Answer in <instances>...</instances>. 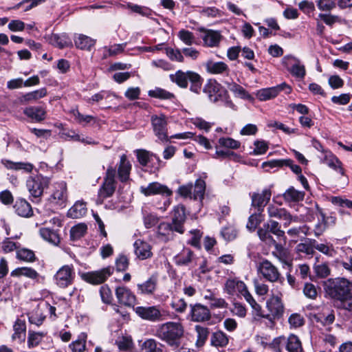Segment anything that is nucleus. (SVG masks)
<instances>
[{"label": "nucleus", "mask_w": 352, "mask_h": 352, "mask_svg": "<svg viewBox=\"0 0 352 352\" xmlns=\"http://www.w3.org/2000/svg\"><path fill=\"white\" fill-rule=\"evenodd\" d=\"M87 230V226L83 223L73 226L70 230V239L72 241L80 239L85 234Z\"/></svg>", "instance_id": "47"}, {"label": "nucleus", "mask_w": 352, "mask_h": 352, "mask_svg": "<svg viewBox=\"0 0 352 352\" xmlns=\"http://www.w3.org/2000/svg\"><path fill=\"white\" fill-rule=\"evenodd\" d=\"M265 224L268 226V228L271 234H273L278 237H285V232L280 229V226L278 221L270 220L265 223Z\"/></svg>", "instance_id": "61"}, {"label": "nucleus", "mask_w": 352, "mask_h": 352, "mask_svg": "<svg viewBox=\"0 0 352 352\" xmlns=\"http://www.w3.org/2000/svg\"><path fill=\"white\" fill-rule=\"evenodd\" d=\"M157 282V281L156 277H150L143 283L138 285L139 292L142 294H152L156 289Z\"/></svg>", "instance_id": "35"}, {"label": "nucleus", "mask_w": 352, "mask_h": 352, "mask_svg": "<svg viewBox=\"0 0 352 352\" xmlns=\"http://www.w3.org/2000/svg\"><path fill=\"white\" fill-rule=\"evenodd\" d=\"M221 36L217 31L207 30L203 37L204 43L209 47L217 46L220 42Z\"/></svg>", "instance_id": "37"}, {"label": "nucleus", "mask_w": 352, "mask_h": 352, "mask_svg": "<svg viewBox=\"0 0 352 352\" xmlns=\"http://www.w3.org/2000/svg\"><path fill=\"white\" fill-rule=\"evenodd\" d=\"M131 165L127 160L126 156L122 155L120 157V162L118 166V177L121 182H126L129 177Z\"/></svg>", "instance_id": "30"}, {"label": "nucleus", "mask_w": 352, "mask_h": 352, "mask_svg": "<svg viewBox=\"0 0 352 352\" xmlns=\"http://www.w3.org/2000/svg\"><path fill=\"white\" fill-rule=\"evenodd\" d=\"M74 43L77 48L82 50H91V48L95 45L96 40L85 34H75Z\"/></svg>", "instance_id": "28"}, {"label": "nucleus", "mask_w": 352, "mask_h": 352, "mask_svg": "<svg viewBox=\"0 0 352 352\" xmlns=\"http://www.w3.org/2000/svg\"><path fill=\"white\" fill-rule=\"evenodd\" d=\"M87 335L82 333L76 340L69 344V349L72 352H84L86 350Z\"/></svg>", "instance_id": "38"}, {"label": "nucleus", "mask_w": 352, "mask_h": 352, "mask_svg": "<svg viewBox=\"0 0 352 352\" xmlns=\"http://www.w3.org/2000/svg\"><path fill=\"white\" fill-rule=\"evenodd\" d=\"M185 209L183 206H177L174 208L172 223L175 232L182 234L184 232L183 224L185 221Z\"/></svg>", "instance_id": "23"}, {"label": "nucleus", "mask_w": 352, "mask_h": 352, "mask_svg": "<svg viewBox=\"0 0 352 352\" xmlns=\"http://www.w3.org/2000/svg\"><path fill=\"white\" fill-rule=\"evenodd\" d=\"M314 243H316V240L306 239L304 242L300 243L296 245V252L305 253L307 255H313L314 253Z\"/></svg>", "instance_id": "39"}, {"label": "nucleus", "mask_w": 352, "mask_h": 352, "mask_svg": "<svg viewBox=\"0 0 352 352\" xmlns=\"http://www.w3.org/2000/svg\"><path fill=\"white\" fill-rule=\"evenodd\" d=\"M16 258L25 262H33L36 260L34 252L28 248L17 250Z\"/></svg>", "instance_id": "56"}, {"label": "nucleus", "mask_w": 352, "mask_h": 352, "mask_svg": "<svg viewBox=\"0 0 352 352\" xmlns=\"http://www.w3.org/2000/svg\"><path fill=\"white\" fill-rule=\"evenodd\" d=\"M264 217L262 214L261 211L252 214L248 218V221L246 225V228L250 231L253 232L255 230L256 227L263 221Z\"/></svg>", "instance_id": "51"}, {"label": "nucleus", "mask_w": 352, "mask_h": 352, "mask_svg": "<svg viewBox=\"0 0 352 352\" xmlns=\"http://www.w3.org/2000/svg\"><path fill=\"white\" fill-rule=\"evenodd\" d=\"M13 209L14 212L21 217L29 218L33 215L32 208L25 199H16L13 205Z\"/></svg>", "instance_id": "20"}, {"label": "nucleus", "mask_w": 352, "mask_h": 352, "mask_svg": "<svg viewBox=\"0 0 352 352\" xmlns=\"http://www.w3.org/2000/svg\"><path fill=\"white\" fill-rule=\"evenodd\" d=\"M322 152L324 155L322 158V162L326 164L333 170L338 171L342 176H344V170L342 167V162L338 157L329 151L322 150Z\"/></svg>", "instance_id": "21"}, {"label": "nucleus", "mask_w": 352, "mask_h": 352, "mask_svg": "<svg viewBox=\"0 0 352 352\" xmlns=\"http://www.w3.org/2000/svg\"><path fill=\"white\" fill-rule=\"evenodd\" d=\"M86 204L83 201H78L69 208L67 212V216L72 219H78L82 217L87 213Z\"/></svg>", "instance_id": "33"}, {"label": "nucleus", "mask_w": 352, "mask_h": 352, "mask_svg": "<svg viewBox=\"0 0 352 352\" xmlns=\"http://www.w3.org/2000/svg\"><path fill=\"white\" fill-rule=\"evenodd\" d=\"M210 342L216 347H223L228 344V338L223 331H216L211 336Z\"/></svg>", "instance_id": "40"}, {"label": "nucleus", "mask_w": 352, "mask_h": 352, "mask_svg": "<svg viewBox=\"0 0 352 352\" xmlns=\"http://www.w3.org/2000/svg\"><path fill=\"white\" fill-rule=\"evenodd\" d=\"M126 8L129 9L131 12L137 13L142 16H148L151 14V10L147 7L133 4L131 3H128L126 5Z\"/></svg>", "instance_id": "62"}, {"label": "nucleus", "mask_w": 352, "mask_h": 352, "mask_svg": "<svg viewBox=\"0 0 352 352\" xmlns=\"http://www.w3.org/2000/svg\"><path fill=\"white\" fill-rule=\"evenodd\" d=\"M140 192L145 196L160 195L165 197H170L173 191L166 185L155 182L150 183L146 186H141Z\"/></svg>", "instance_id": "15"}, {"label": "nucleus", "mask_w": 352, "mask_h": 352, "mask_svg": "<svg viewBox=\"0 0 352 352\" xmlns=\"http://www.w3.org/2000/svg\"><path fill=\"white\" fill-rule=\"evenodd\" d=\"M45 319V316L39 307H36L31 313L28 314V320L31 324L40 326Z\"/></svg>", "instance_id": "46"}, {"label": "nucleus", "mask_w": 352, "mask_h": 352, "mask_svg": "<svg viewBox=\"0 0 352 352\" xmlns=\"http://www.w3.org/2000/svg\"><path fill=\"white\" fill-rule=\"evenodd\" d=\"M72 113L75 120L78 124L83 126L91 123L92 121H95V118L94 116L89 115H83L80 113L77 109L72 110Z\"/></svg>", "instance_id": "58"}, {"label": "nucleus", "mask_w": 352, "mask_h": 352, "mask_svg": "<svg viewBox=\"0 0 352 352\" xmlns=\"http://www.w3.org/2000/svg\"><path fill=\"white\" fill-rule=\"evenodd\" d=\"M206 190V183L201 179L196 180L195 186H192V195L194 199H199L201 201L204 199Z\"/></svg>", "instance_id": "50"}, {"label": "nucleus", "mask_w": 352, "mask_h": 352, "mask_svg": "<svg viewBox=\"0 0 352 352\" xmlns=\"http://www.w3.org/2000/svg\"><path fill=\"white\" fill-rule=\"evenodd\" d=\"M126 45V43H121L111 45L109 47H104L102 59H106L109 56H116L118 54L122 53L124 51Z\"/></svg>", "instance_id": "52"}, {"label": "nucleus", "mask_w": 352, "mask_h": 352, "mask_svg": "<svg viewBox=\"0 0 352 352\" xmlns=\"http://www.w3.org/2000/svg\"><path fill=\"white\" fill-rule=\"evenodd\" d=\"M14 333L12 335V339L24 340L26 330V325L24 321L18 319L14 324Z\"/></svg>", "instance_id": "53"}, {"label": "nucleus", "mask_w": 352, "mask_h": 352, "mask_svg": "<svg viewBox=\"0 0 352 352\" xmlns=\"http://www.w3.org/2000/svg\"><path fill=\"white\" fill-rule=\"evenodd\" d=\"M211 102H222L226 107L233 109L234 105L228 96L227 91L215 80H209L204 88Z\"/></svg>", "instance_id": "5"}, {"label": "nucleus", "mask_w": 352, "mask_h": 352, "mask_svg": "<svg viewBox=\"0 0 352 352\" xmlns=\"http://www.w3.org/2000/svg\"><path fill=\"white\" fill-rule=\"evenodd\" d=\"M75 277V272L72 265H65L61 267L54 275L56 284L62 288L72 285Z\"/></svg>", "instance_id": "10"}, {"label": "nucleus", "mask_w": 352, "mask_h": 352, "mask_svg": "<svg viewBox=\"0 0 352 352\" xmlns=\"http://www.w3.org/2000/svg\"><path fill=\"white\" fill-rule=\"evenodd\" d=\"M148 96L153 98L162 100H171L175 98L173 94L159 87H156L153 90H150L148 91Z\"/></svg>", "instance_id": "54"}, {"label": "nucleus", "mask_w": 352, "mask_h": 352, "mask_svg": "<svg viewBox=\"0 0 352 352\" xmlns=\"http://www.w3.org/2000/svg\"><path fill=\"white\" fill-rule=\"evenodd\" d=\"M224 292L232 296H243L255 311H260L261 306L254 299L243 281L236 278L227 280L224 285Z\"/></svg>", "instance_id": "3"}, {"label": "nucleus", "mask_w": 352, "mask_h": 352, "mask_svg": "<svg viewBox=\"0 0 352 352\" xmlns=\"http://www.w3.org/2000/svg\"><path fill=\"white\" fill-rule=\"evenodd\" d=\"M190 318L194 322H204L210 319V311L207 307L199 303L190 305Z\"/></svg>", "instance_id": "17"}, {"label": "nucleus", "mask_w": 352, "mask_h": 352, "mask_svg": "<svg viewBox=\"0 0 352 352\" xmlns=\"http://www.w3.org/2000/svg\"><path fill=\"white\" fill-rule=\"evenodd\" d=\"M142 349L144 352H162V349L157 346V343L154 339L145 340L142 345Z\"/></svg>", "instance_id": "63"}, {"label": "nucleus", "mask_w": 352, "mask_h": 352, "mask_svg": "<svg viewBox=\"0 0 352 352\" xmlns=\"http://www.w3.org/2000/svg\"><path fill=\"white\" fill-rule=\"evenodd\" d=\"M258 272L271 283L279 281L281 278L278 268L268 260H263L258 266Z\"/></svg>", "instance_id": "11"}, {"label": "nucleus", "mask_w": 352, "mask_h": 352, "mask_svg": "<svg viewBox=\"0 0 352 352\" xmlns=\"http://www.w3.org/2000/svg\"><path fill=\"white\" fill-rule=\"evenodd\" d=\"M227 85L228 89L232 91L236 97L248 100L252 99V96L241 85L235 82H228Z\"/></svg>", "instance_id": "41"}, {"label": "nucleus", "mask_w": 352, "mask_h": 352, "mask_svg": "<svg viewBox=\"0 0 352 352\" xmlns=\"http://www.w3.org/2000/svg\"><path fill=\"white\" fill-rule=\"evenodd\" d=\"M41 238L50 244L58 246L60 243V236L58 230L49 228H41L39 230Z\"/></svg>", "instance_id": "24"}, {"label": "nucleus", "mask_w": 352, "mask_h": 352, "mask_svg": "<svg viewBox=\"0 0 352 352\" xmlns=\"http://www.w3.org/2000/svg\"><path fill=\"white\" fill-rule=\"evenodd\" d=\"M50 179L42 175L30 177L26 181V186L31 197H41L44 190L48 188Z\"/></svg>", "instance_id": "7"}, {"label": "nucleus", "mask_w": 352, "mask_h": 352, "mask_svg": "<svg viewBox=\"0 0 352 352\" xmlns=\"http://www.w3.org/2000/svg\"><path fill=\"white\" fill-rule=\"evenodd\" d=\"M135 254L141 260L152 256L151 246L146 242L140 239L134 243Z\"/></svg>", "instance_id": "26"}, {"label": "nucleus", "mask_w": 352, "mask_h": 352, "mask_svg": "<svg viewBox=\"0 0 352 352\" xmlns=\"http://www.w3.org/2000/svg\"><path fill=\"white\" fill-rule=\"evenodd\" d=\"M170 79L182 88H186L189 81L190 82V89L195 93H199L201 88L202 79L201 76L192 71L184 72L178 70L175 74L170 75Z\"/></svg>", "instance_id": "4"}, {"label": "nucleus", "mask_w": 352, "mask_h": 352, "mask_svg": "<svg viewBox=\"0 0 352 352\" xmlns=\"http://www.w3.org/2000/svg\"><path fill=\"white\" fill-rule=\"evenodd\" d=\"M184 333V329L181 323L167 322L159 325L156 331V336L169 346L175 349L180 346Z\"/></svg>", "instance_id": "1"}, {"label": "nucleus", "mask_w": 352, "mask_h": 352, "mask_svg": "<svg viewBox=\"0 0 352 352\" xmlns=\"http://www.w3.org/2000/svg\"><path fill=\"white\" fill-rule=\"evenodd\" d=\"M175 231L173 223H161L157 228V234L159 236L164 237V240H169L172 238V233Z\"/></svg>", "instance_id": "43"}, {"label": "nucleus", "mask_w": 352, "mask_h": 352, "mask_svg": "<svg viewBox=\"0 0 352 352\" xmlns=\"http://www.w3.org/2000/svg\"><path fill=\"white\" fill-rule=\"evenodd\" d=\"M195 331L197 334L196 344L198 346H201L205 344L209 335L208 329L199 325H197L195 326Z\"/></svg>", "instance_id": "57"}, {"label": "nucleus", "mask_w": 352, "mask_h": 352, "mask_svg": "<svg viewBox=\"0 0 352 352\" xmlns=\"http://www.w3.org/2000/svg\"><path fill=\"white\" fill-rule=\"evenodd\" d=\"M1 163L9 170H23L25 173H30L34 168L33 164L29 162H12L7 159H2Z\"/></svg>", "instance_id": "27"}, {"label": "nucleus", "mask_w": 352, "mask_h": 352, "mask_svg": "<svg viewBox=\"0 0 352 352\" xmlns=\"http://www.w3.org/2000/svg\"><path fill=\"white\" fill-rule=\"evenodd\" d=\"M151 123L154 133L158 139L162 142L168 140L166 116L164 115L153 116Z\"/></svg>", "instance_id": "16"}, {"label": "nucleus", "mask_w": 352, "mask_h": 352, "mask_svg": "<svg viewBox=\"0 0 352 352\" xmlns=\"http://www.w3.org/2000/svg\"><path fill=\"white\" fill-rule=\"evenodd\" d=\"M305 197L303 191L298 190L294 187L290 186L283 194L284 200L287 203H296L302 201Z\"/></svg>", "instance_id": "32"}, {"label": "nucleus", "mask_w": 352, "mask_h": 352, "mask_svg": "<svg viewBox=\"0 0 352 352\" xmlns=\"http://www.w3.org/2000/svg\"><path fill=\"white\" fill-rule=\"evenodd\" d=\"M23 113L35 122H41L45 118V111L39 107H29L23 110Z\"/></svg>", "instance_id": "31"}, {"label": "nucleus", "mask_w": 352, "mask_h": 352, "mask_svg": "<svg viewBox=\"0 0 352 352\" xmlns=\"http://www.w3.org/2000/svg\"><path fill=\"white\" fill-rule=\"evenodd\" d=\"M116 169L109 167L107 170L106 176L102 185L100 188L96 199L97 204H102L104 199L111 197L116 190Z\"/></svg>", "instance_id": "6"}, {"label": "nucleus", "mask_w": 352, "mask_h": 352, "mask_svg": "<svg viewBox=\"0 0 352 352\" xmlns=\"http://www.w3.org/2000/svg\"><path fill=\"white\" fill-rule=\"evenodd\" d=\"M287 349L289 352H303L301 342L295 335H290L287 340Z\"/></svg>", "instance_id": "45"}, {"label": "nucleus", "mask_w": 352, "mask_h": 352, "mask_svg": "<svg viewBox=\"0 0 352 352\" xmlns=\"http://www.w3.org/2000/svg\"><path fill=\"white\" fill-rule=\"evenodd\" d=\"M284 166H289L291 170L296 174H300L302 171L301 168L294 164V162L290 159L285 160H274L268 162H265L262 164L263 168H274L283 167Z\"/></svg>", "instance_id": "19"}, {"label": "nucleus", "mask_w": 352, "mask_h": 352, "mask_svg": "<svg viewBox=\"0 0 352 352\" xmlns=\"http://www.w3.org/2000/svg\"><path fill=\"white\" fill-rule=\"evenodd\" d=\"M116 344L120 351H126L133 347V340L131 336H120L116 340Z\"/></svg>", "instance_id": "55"}, {"label": "nucleus", "mask_w": 352, "mask_h": 352, "mask_svg": "<svg viewBox=\"0 0 352 352\" xmlns=\"http://www.w3.org/2000/svg\"><path fill=\"white\" fill-rule=\"evenodd\" d=\"M53 188L52 199L56 201V204L62 205L67 198L66 183L64 182L55 183Z\"/></svg>", "instance_id": "25"}, {"label": "nucleus", "mask_w": 352, "mask_h": 352, "mask_svg": "<svg viewBox=\"0 0 352 352\" xmlns=\"http://www.w3.org/2000/svg\"><path fill=\"white\" fill-rule=\"evenodd\" d=\"M221 234L225 240L232 241L236 239L238 232L235 227L229 226L223 228Z\"/></svg>", "instance_id": "64"}, {"label": "nucleus", "mask_w": 352, "mask_h": 352, "mask_svg": "<svg viewBox=\"0 0 352 352\" xmlns=\"http://www.w3.org/2000/svg\"><path fill=\"white\" fill-rule=\"evenodd\" d=\"M116 295L118 302L125 306H132L135 301V296L126 287H118L116 289Z\"/></svg>", "instance_id": "22"}, {"label": "nucleus", "mask_w": 352, "mask_h": 352, "mask_svg": "<svg viewBox=\"0 0 352 352\" xmlns=\"http://www.w3.org/2000/svg\"><path fill=\"white\" fill-rule=\"evenodd\" d=\"M328 296L340 302L352 297V282L344 278H329L324 284Z\"/></svg>", "instance_id": "2"}, {"label": "nucleus", "mask_w": 352, "mask_h": 352, "mask_svg": "<svg viewBox=\"0 0 352 352\" xmlns=\"http://www.w3.org/2000/svg\"><path fill=\"white\" fill-rule=\"evenodd\" d=\"M113 268L107 267L100 270L83 273L82 278L91 284L98 285L104 283L113 273Z\"/></svg>", "instance_id": "13"}, {"label": "nucleus", "mask_w": 352, "mask_h": 352, "mask_svg": "<svg viewBox=\"0 0 352 352\" xmlns=\"http://www.w3.org/2000/svg\"><path fill=\"white\" fill-rule=\"evenodd\" d=\"M267 211L270 218L280 219L287 210L284 208H279L274 204H270L267 208Z\"/></svg>", "instance_id": "59"}, {"label": "nucleus", "mask_w": 352, "mask_h": 352, "mask_svg": "<svg viewBox=\"0 0 352 352\" xmlns=\"http://www.w3.org/2000/svg\"><path fill=\"white\" fill-rule=\"evenodd\" d=\"M282 63L294 77L304 78L305 76V67L298 58L292 55L285 56L282 59Z\"/></svg>", "instance_id": "9"}, {"label": "nucleus", "mask_w": 352, "mask_h": 352, "mask_svg": "<svg viewBox=\"0 0 352 352\" xmlns=\"http://www.w3.org/2000/svg\"><path fill=\"white\" fill-rule=\"evenodd\" d=\"M47 94V91L45 88H42L32 92L24 94L21 98L20 101L22 103H26L31 101H34L38 99L42 98Z\"/></svg>", "instance_id": "42"}, {"label": "nucleus", "mask_w": 352, "mask_h": 352, "mask_svg": "<svg viewBox=\"0 0 352 352\" xmlns=\"http://www.w3.org/2000/svg\"><path fill=\"white\" fill-rule=\"evenodd\" d=\"M272 192L270 189H264L261 192H255L252 195V206L257 208L258 211L263 212L264 207L270 200Z\"/></svg>", "instance_id": "18"}, {"label": "nucleus", "mask_w": 352, "mask_h": 352, "mask_svg": "<svg viewBox=\"0 0 352 352\" xmlns=\"http://www.w3.org/2000/svg\"><path fill=\"white\" fill-rule=\"evenodd\" d=\"M45 333L43 332L29 331L28 337V347L32 349L37 346L43 340Z\"/></svg>", "instance_id": "49"}, {"label": "nucleus", "mask_w": 352, "mask_h": 352, "mask_svg": "<svg viewBox=\"0 0 352 352\" xmlns=\"http://www.w3.org/2000/svg\"><path fill=\"white\" fill-rule=\"evenodd\" d=\"M194 257V253L191 250L184 248L174 257V261L177 265L186 266L193 261Z\"/></svg>", "instance_id": "29"}, {"label": "nucleus", "mask_w": 352, "mask_h": 352, "mask_svg": "<svg viewBox=\"0 0 352 352\" xmlns=\"http://www.w3.org/2000/svg\"><path fill=\"white\" fill-rule=\"evenodd\" d=\"M10 275L14 277L25 276L31 279H36L38 277V272L31 267H18L11 272Z\"/></svg>", "instance_id": "36"}, {"label": "nucleus", "mask_w": 352, "mask_h": 352, "mask_svg": "<svg viewBox=\"0 0 352 352\" xmlns=\"http://www.w3.org/2000/svg\"><path fill=\"white\" fill-rule=\"evenodd\" d=\"M267 308L269 314L265 315L262 313L261 309L256 311L257 314L263 318L270 319L279 317L283 312V305L281 300L278 296H272L266 302Z\"/></svg>", "instance_id": "12"}, {"label": "nucleus", "mask_w": 352, "mask_h": 352, "mask_svg": "<svg viewBox=\"0 0 352 352\" xmlns=\"http://www.w3.org/2000/svg\"><path fill=\"white\" fill-rule=\"evenodd\" d=\"M257 234L261 241L269 244H276V241L271 235V232L268 228V226L265 223L257 230Z\"/></svg>", "instance_id": "44"}, {"label": "nucleus", "mask_w": 352, "mask_h": 352, "mask_svg": "<svg viewBox=\"0 0 352 352\" xmlns=\"http://www.w3.org/2000/svg\"><path fill=\"white\" fill-rule=\"evenodd\" d=\"M50 42L53 45L60 49L72 45L71 38L66 34H53L50 38Z\"/></svg>", "instance_id": "34"}, {"label": "nucleus", "mask_w": 352, "mask_h": 352, "mask_svg": "<svg viewBox=\"0 0 352 352\" xmlns=\"http://www.w3.org/2000/svg\"><path fill=\"white\" fill-rule=\"evenodd\" d=\"M219 145L222 147L237 149L240 147L241 143L231 138H221L218 141Z\"/></svg>", "instance_id": "60"}, {"label": "nucleus", "mask_w": 352, "mask_h": 352, "mask_svg": "<svg viewBox=\"0 0 352 352\" xmlns=\"http://www.w3.org/2000/svg\"><path fill=\"white\" fill-rule=\"evenodd\" d=\"M135 313L142 319L151 322L162 321L166 319V311L157 306L137 307Z\"/></svg>", "instance_id": "8"}, {"label": "nucleus", "mask_w": 352, "mask_h": 352, "mask_svg": "<svg viewBox=\"0 0 352 352\" xmlns=\"http://www.w3.org/2000/svg\"><path fill=\"white\" fill-rule=\"evenodd\" d=\"M207 71L211 74H222L228 70V66L223 62L208 61L206 63Z\"/></svg>", "instance_id": "48"}, {"label": "nucleus", "mask_w": 352, "mask_h": 352, "mask_svg": "<svg viewBox=\"0 0 352 352\" xmlns=\"http://www.w3.org/2000/svg\"><path fill=\"white\" fill-rule=\"evenodd\" d=\"M283 90L286 94H289L292 89L287 83L283 82L275 87L261 89L256 92V96L260 101H266L274 98Z\"/></svg>", "instance_id": "14"}]
</instances>
